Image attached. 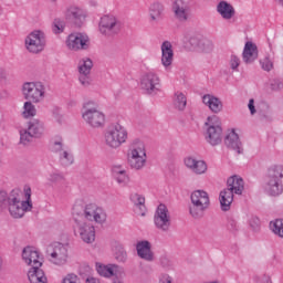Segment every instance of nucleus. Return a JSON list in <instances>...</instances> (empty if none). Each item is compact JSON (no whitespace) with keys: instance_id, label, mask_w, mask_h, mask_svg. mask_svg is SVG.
Masks as SVG:
<instances>
[{"instance_id":"nucleus-20","label":"nucleus","mask_w":283,"mask_h":283,"mask_svg":"<svg viewBox=\"0 0 283 283\" xmlns=\"http://www.w3.org/2000/svg\"><path fill=\"white\" fill-rule=\"evenodd\" d=\"M185 165L192 174L197 176H202V174H207V163L205 160L196 159L193 157H187L185 159Z\"/></svg>"},{"instance_id":"nucleus-28","label":"nucleus","mask_w":283,"mask_h":283,"mask_svg":"<svg viewBox=\"0 0 283 283\" xmlns=\"http://www.w3.org/2000/svg\"><path fill=\"white\" fill-rule=\"evenodd\" d=\"M228 189L237 196H242L244 191V180L238 176H232L228 179Z\"/></svg>"},{"instance_id":"nucleus-3","label":"nucleus","mask_w":283,"mask_h":283,"mask_svg":"<svg viewBox=\"0 0 283 283\" xmlns=\"http://www.w3.org/2000/svg\"><path fill=\"white\" fill-rule=\"evenodd\" d=\"M82 118L84 123L90 127H93V129H98L105 126V113L98 109L97 104L94 101H87L84 104Z\"/></svg>"},{"instance_id":"nucleus-4","label":"nucleus","mask_w":283,"mask_h":283,"mask_svg":"<svg viewBox=\"0 0 283 283\" xmlns=\"http://www.w3.org/2000/svg\"><path fill=\"white\" fill-rule=\"evenodd\" d=\"M127 160L132 169L140 170L147 164V150L140 140H134L128 149Z\"/></svg>"},{"instance_id":"nucleus-45","label":"nucleus","mask_w":283,"mask_h":283,"mask_svg":"<svg viewBox=\"0 0 283 283\" xmlns=\"http://www.w3.org/2000/svg\"><path fill=\"white\" fill-rule=\"evenodd\" d=\"M62 283H81V279H78V275L70 273L62 279Z\"/></svg>"},{"instance_id":"nucleus-58","label":"nucleus","mask_w":283,"mask_h":283,"mask_svg":"<svg viewBox=\"0 0 283 283\" xmlns=\"http://www.w3.org/2000/svg\"><path fill=\"white\" fill-rule=\"evenodd\" d=\"M0 14H1V9H0Z\"/></svg>"},{"instance_id":"nucleus-12","label":"nucleus","mask_w":283,"mask_h":283,"mask_svg":"<svg viewBox=\"0 0 283 283\" xmlns=\"http://www.w3.org/2000/svg\"><path fill=\"white\" fill-rule=\"evenodd\" d=\"M154 224L156 229L164 233H167V231L171 229V214L169 213L167 206L163 203L158 206L154 216Z\"/></svg>"},{"instance_id":"nucleus-15","label":"nucleus","mask_w":283,"mask_h":283,"mask_svg":"<svg viewBox=\"0 0 283 283\" xmlns=\"http://www.w3.org/2000/svg\"><path fill=\"white\" fill-rule=\"evenodd\" d=\"M22 261L27 266L36 269V266H43V256L32 247H27L22 251Z\"/></svg>"},{"instance_id":"nucleus-35","label":"nucleus","mask_w":283,"mask_h":283,"mask_svg":"<svg viewBox=\"0 0 283 283\" xmlns=\"http://www.w3.org/2000/svg\"><path fill=\"white\" fill-rule=\"evenodd\" d=\"M28 130L34 138H36V136H41V134H43V123L39 119H33L29 123Z\"/></svg>"},{"instance_id":"nucleus-40","label":"nucleus","mask_w":283,"mask_h":283,"mask_svg":"<svg viewBox=\"0 0 283 283\" xmlns=\"http://www.w3.org/2000/svg\"><path fill=\"white\" fill-rule=\"evenodd\" d=\"M65 180V177H63V174L61 172H51L48 177V182L50 185H61Z\"/></svg>"},{"instance_id":"nucleus-26","label":"nucleus","mask_w":283,"mask_h":283,"mask_svg":"<svg viewBox=\"0 0 283 283\" xmlns=\"http://www.w3.org/2000/svg\"><path fill=\"white\" fill-rule=\"evenodd\" d=\"M242 56L244 63H253L258 59V46L253 42H247Z\"/></svg>"},{"instance_id":"nucleus-6","label":"nucleus","mask_w":283,"mask_h":283,"mask_svg":"<svg viewBox=\"0 0 283 283\" xmlns=\"http://www.w3.org/2000/svg\"><path fill=\"white\" fill-rule=\"evenodd\" d=\"M22 94L25 101H30L31 103L38 104L43 103V101H45L48 92L45 90V84H43V82L32 81L23 83Z\"/></svg>"},{"instance_id":"nucleus-49","label":"nucleus","mask_w":283,"mask_h":283,"mask_svg":"<svg viewBox=\"0 0 283 283\" xmlns=\"http://www.w3.org/2000/svg\"><path fill=\"white\" fill-rule=\"evenodd\" d=\"M159 283H174V279L169 274H161Z\"/></svg>"},{"instance_id":"nucleus-16","label":"nucleus","mask_w":283,"mask_h":283,"mask_svg":"<svg viewBox=\"0 0 283 283\" xmlns=\"http://www.w3.org/2000/svg\"><path fill=\"white\" fill-rule=\"evenodd\" d=\"M140 87L146 94H156L160 90V77L156 73H146L142 77Z\"/></svg>"},{"instance_id":"nucleus-10","label":"nucleus","mask_w":283,"mask_h":283,"mask_svg":"<svg viewBox=\"0 0 283 283\" xmlns=\"http://www.w3.org/2000/svg\"><path fill=\"white\" fill-rule=\"evenodd\" d=\"M24 48L30 54H41L45 50V33L41 30H34L24 39Z\"/></svg>"},{"instance_id":"nucleus-1","label":"nucleus","mask_w":283,"mask_h":283,"mask_svg":"<svg viewBox=\"0 0 283 283\" xmlns=\"http://www.w3.org/2000/svg\"><path fill=\"white\" fill-rule=\"evenodd\" d=\"M32 211V188L25 186L23 191L14 189L9 196V212L12 218H23Z\"/></svg>"},{"instance_id":"nucleus-2","label":"nucleus","mask_w":283,"mask_h":283,"mask_svg":"<svg viewBox=\"0 0 283 283\" xmlns=\"http://www.w3.org/2000/svg\"><path fill=\"white\" fill-rule=\"evenodd\" d=\"M129 133L120 123L111 125L104 134V143L108 149H118L127 143Z\"/></svg>"},{"instance_id":"nucleus-33","label":"nucleus","mask_w":283,"mask_h":283,"mask_svg":"<svg viewBox=\"0 0 283 283\" xmlns=\"http://www.w3.org/2000/svg\"><path fill=\"white\" fill-rule=\"evenodd\" d=\"M92 67H94V62L90 57H83L77 65V70L82 76H90Z\"/></svg>"},{"instance_id":"nucleus-22","label":"nucleus","mask_w":283,"mask_h":283,"mask_svg":"<svg viewBox=\"0 0 283 283\" xmlns=\"http://www.w3.org/2000/svg\"><path fill=\"white\" fill-rule=\"evenodd\" d=\"M137 254L142 258V260H146V262H153L154 252H151V243L148 241H140L136 245Z\"/></svg>"},{"instance_id":"nucleus-24","label":"nucleus","mask_w":283,"mask_h":283,"mask_svg":"<svg viewBox=\"0 0 283 283\" xmlns=\"http://www.w3.org/2000/svg\"><path fill=\"white\" fill-rule=\"evenodd\" d=\"M112 177L118 185H127L129 182V176H127V170L120 165H115L111 169Z\"/></svg>"},{"instance_id":"nucleus-56","label":"nucleus","mask_w":283,"mask_h":283,"mask_svg":"<svg viewBox=\"0 0 283 283\" xmlns=\"http://www.w3.org/2000/svg\"><path fill=\"white\" fill-rule=\"evenodd\" d=\"M50 1H52V3L56 2V0H50Z\"/></svg>"},{"instance_id":"nucleus-55","label":"nucleus","mask_w":283,"mask_h":283,"mask_svg":"<svg viewBox=\"0 0 283 283\" xmlns=\"http://www.w3.org/2000/svg\"><path fill=\"white\" fill-rule=\"evenodd\" d=\"M279 6H283V0H275Z\"/></svg>"},{"instance_id":"nucleus-39","label":"nucleus","mask_w":283,"mask_h":283,"mask_svg":"<svg viewBox=\"0 0 283 283\" xmlns=\"http://www.w3.org/2000/svg\"><path fill=\"white\" fill-rule=\"evenodd\" d=\"M268 178L274 180H282L283 178V166H273L268 170Z\"/></svg>"},{"instance_id":"nucleus-30","label":"nucleus","mask_w":283,"mask_h":283,"mask_svg":"<svg viewBox=\"0 0 283 283\" xmlns=\"http://www.w3.org/2000/svg\"><path fill=\"white\" fill-rule=\"evenodd\" d=\"M222 211H229L231 203L233 202V192L228 188L223 189L219 196Z\"/></svg>"},{"instance_id":"nucleus-50","label":"nucleus","mask_w":283,"mask_h":283,"mask_svg":"<svg viewBox=\"0 0 283 283\" xmlns=\"http://www.w3.org/2000/svg\"><path fill=\"white\" fill-rule=\"evenodd\" d=\"M80 83L82 85H84V87H87V85H90V78L87 77V75H81L80 76Z\"/></svg>"},{"instance_id":"nucleus-27","label":"nucleus","mask_w":283,"mask_h":283,"mask_svg":"<svg viewBox=\"0 0 283 283\" xmlns=\"http://www.w3.org/2000/svg\"><path fill=\"white\" fill-rule=\"evenodd\" d=\"M265 190L270 193V196H281L283 192L282 180L272 179L270 177L266 178Z\"/></svg>"},{"instance_id":"nucleus-44","label":"nucleus","mask_w":283,"mask_h":283,"mask_svg":"<svg viewBox=\"0 0 283 283\" xmlns=\"http://www.w3.org/2000/svg\"><path fill=\"white\" fill-rule=\"evenodd\" d=\"M130 200L137 207H144L145 206V197H143V195L134 193V195H132Z\"/></svg>"},{"instance_id":"nucleus-48","label":"nucleus","mask_w":283,"mask_h":283,"mask_svg":"<svg viewBox=\"0 0 283 283\" xmlns=\"http://www.w3.org/2000/svg\"><path fill=\"white\" fill-rule=\"evenodd\" d=\"M229 63H230L231 70H238V67H240V57L232 54L230 56V62Z\"/></svg>"},{"instance_id":"nucleus-54","label":"nucleus","mask_w":283,"mask_h":283,"mask_svg":"<svg viewBox=\"0 0 283 283\" xmlns=\"http://www.w3.org/2000/svg\"><path fill=\"white\" fill-rule=\"evenodd\" d=\"M113 283H123V280H120V279H114V280H113Z\"/></svg>"},{"instance_id":"nucleus-29","label":"nucleus","mask_w":283,"mask_h":283,"mask_svg":"<svg viewBox=\"0 0 283 283\" xmlns=\"http://www.w3.org/2000/svg\"><path fill=\"white\" fill-rule=\"evenodd\" d=\"M227 145H229V147H232V149H235L238 151V154H242V144L240 143V136H238V133L235 132V129H231L228 135H227V139H226Z\"/></svg>"},{"instance_id":"nucleus-43","label":"nucleus","mask_w":283,"mask_h":283,"mask_svg":"<svg viewBox=\"0 0 283 283\" xmlns=\"http://www.w3.org/2000/svg\"><path fill=\"white\" fill-rule=\"evenodd\" d=\"M65 30V22L61 19H55L53 22L54 34H61Z\"/></svg>"},{"instance_id":"nucleus-9","label":"nucleus","mask_w":283,"mask_h":283,"mask_svg":"<svg viewBox=\"0 0 283 283\" xmlns=\"http://www.w3.org/2000/svg\"><path fill=\"white\" fill-rule=\"evenodd\" d=\"M65 45L71 52H81L92 48V40L87 33L74 32L67 35Z\"/></svg>"},{"instance_id":"nucleus-14","label":"nucleus","mask_w":283,"mask_h":283,"mask_svg":"<svg viewBox=\"0 0 283 283\" xmlns=\"http://www.w3.org/2000/svg\"><path fill=\"white\" fill-rule=\"evenodd\" d=\"M52 151L59 155L60 163L64 165V167H70V165H74V155L65 147H63V139L56 138L52 144Z\"/></svg>"},{"instance_id":"nucleus-41","label":"nucleus","mask_w":283,"mask_h":283,"mask_svg":"<svg viewBox=\"0 0 283 283\" xmlns=\"http://www.w3.org/2000/svg\"><path fill=\"white\" fill-rule=\"evenodd\" d=\"M114 253L118 262H125V260H127V252L125 251V248H123V245H116L114 248Z\"/></svg>"},{"instance_id":"nucleus-13","label":"nucleus","mask_w":283,"mask_h":283,"mask_svg":"<svg viewBox=\"0 0 283 283\" xmlns=\"http://www.w3.org/2000/svg\"><path fill=\"white\" fill-rule=\"evenodd\" d=\"M84 218L91 222L103 224L107 220V212L96 203H88L84 207Z\"/></svg>"},{"instance_id":"nucleus-57","label":"nucleus","mask_w":283,"mask_h":283,"mask_svg":"<svg viewBox=\"0 0 283 283\" xmlns=\"http://www.w3.org/2000/svg\"><path fill=\"white\" fill-rule=\"evenodd\" d=\"M0 270H1V261H0Z\"/></svg>"},{"instance_id":"nucleus-25","label":"nucleus","mask_w":283,"mask_h":283,"mask_svg":"<svg viewBox=\"0 0 283 283\" xmlns=\"http://www.w3.org/2000/svg\"><path fill=\"white\" fill-rule=\"evenodd\" d=\"M28 279L31 283H48V276L41 266L30 268Z\"/></svg>"},{"instance_id":"nucleus-53","label":"nucleus","mask_w":283,"mask_h":283,"mask_svg":"<svg viewBox=\"0 0 283 283\" xmlns=\"http://www.w3.org/2000/svg\"><path fill=\"white\" fill-rule=\"evenodd\" d=\"M3 202H6V193L0 192V207H3Z\"/></svg>"},{"instance_id":"nucleus-19","label":"nucleus","mask_w":283,"mask_h":283,"mask_svg":"<svg viewBox=\"0 0 283 283\" xmlns=\"http://www.w3.org/2000/svg\"><path fill=\"white\" fill-rule=\"evenodd\" d=\"M172 12L178 21H187L189 19V4L184 0H175Z\"/></svg>"},{"instance_id":"nucleus-5","label":"nucleus","mask_w":283,"mask_h":283,"mask_svg":"<svg viewBox=\"0 0 283 283\" xmlns=\"http://www.w3.org/2000/svg\"><path fill=\"white\" fill-rule=\"evenodd\" d=\"M190 202L189 213L192 218H202L206 209L211 205L209 193L205 190H195L190 195Z\"/></svg>"},{"instance_id":"nucleus-7","label":"nucleus","mask_w":283,"mask_h":283,"mask_svg":"<svg viewBox=\"0 0 283 283\" xmlns=\"http://www.w3.org/2000/svg\"><path fill=\"white\" fill-rule=\"evenodd\" d=\"M206 140L216 146L222 143V120L217 115L209 116L205 123Z\"/></svg>"},{"instance_id":"nucleus-17","label":"nucleus","mask_w":283,"mask_h":283,"mask_svg":"<svg viewBox=\"0 0 283 283\" xmlns=\"http://www.w3.org/2000/svg\"><path fill=\"white\" fill-rule=\"evenodd\" d=\"M51 262L57 266H63L67 262V247L62 243H56L53 247V251L50 253Z\"/></svg>"},{"instance_id":"nucleus-8","label":"nucleus","mask_w":283,"mask_h":283,"mask_svg":"<svg viewBox=\"0 0 283 283\" xmlns=\"http://www.w3.org/2000/svg\"><path fill=\"white\" fill-rule=\"evenodd\" d=\"M98 32L102 36H116L120 32V21L114 14H104L99 18Z\"/></svg>"},{"instance_id":"nucleus-23","label":"nucleus","mask_w":283,"mask_h":283,"mask_svg":"<svg viewBox=\"0 0 283 283\" xmlns=\"http://www.w3.org/2000/svg\"><path fill=\"white\" fill-rule=\"evenodd\" d=\"M217 12L222 17V19H226V21L231 20L235 17V8L227 1H220L217 6Z\"/></svg>"},{"instance_id":"nucleus-37","label":"nucleus","mask_w":283,"mask_h":283,"mask_svg":"<svg viewBox=\"0 0 283 283\" xmlns=\"http://www.w3.org/2000/svg\"><path fill=\"white\" fill-rule=\"evenodd\" d=\"M270 229L279 238H283V219H275L270 222Z\"/></svg>"},{"instance_id":"nucleus-31","label":"nucleus","mask_w":283,"mask_h":283,"mask_svg":"<svg viewBox=\"0 0 283 283\" xmlns=\"http://www.w3.org/2000/svg\"><path fill=\"white\" fill-rule=\"evenodd\" d=\"M66 17H72L74 21L83 23L87 19V12L78 7H70L66 11Z\"/></svg>"},{"instance_id":"nucleus-52","label":"nucleus","mask_w":283,"mask_h":283,"mask_svg":"<svg viewBox=\"0 0 283 283\" xmlns=\"http://www.w3.org/2000/svg\"><path fill=\"white\" fill-rule=\"evenodd\" d=\"M258 283H273V282H271V277L269 276H261L259 277Z\"/></svg>"},{"instance_id":"nucleus-34","label":"nucleus","mask_w":283,"mask_h":283,"mask_svg":"<svg viewBox=\"0 0 283 283\" xmlns=\"http://www.w3.org/2000/svg\"><path fill=\"white\" fill-rule=\"evenodd\" d=\"M163 4L156 2L153 3L149 8V21L150 23H156V21H160V17H163Z\"/></svg>"},{"instance_id":"nucleus-51","label":"nucleus","mask_w":283,"mask_h":283,"mask_svg":"<svg viewBox=\"0 0 283 283\" xmlns=\"http://www.w3.org/2000/svg\"><path fill=\"white\" fill-rule=\"evenodd\" d=\"M248 107H249L251 114H255V101L250 99L249 104H248Z\"/></svg>"},{"instance_id":"nucleus-36","label":"nucleus","mask_w":283,"mask_h":283,"mask_svg":"<svg viewBox=\"0 0 283 283\" xmlns=\"http://www.w3.org/2000/svg\"><path fill=\"white\" fill-rule=\"evenodd\" d=\"M34 102L28 101L23 104V118H34L36 116V106L33 104Z\"/></svg>"},{"instance_id":"nucleus-42","label":"nucleus","mask_w":283,"mask_h":283,"mask_svg":"<svg viewBox=\"0 0 283 283\" xmlns=\"http://www.w3.org/2000/svg\"><path fill=\"white\" fill-rule=\"evenodd\" d=\"M32 134L29 130L22 129L20 130V143L21 145H29V143H32Z\"/></svg>"},{"instance_id":"nucleus-18","label":"nucleus","mask_w":283,"mask_h":283,"mask_svg":"<svg viewBox=\"0 0 283 283\" xmlns=\"http://www.w3.org/2000/svg\"><path fill=\"white\" fill-rule=\"evenodd\" d=\"M174 64V45L169 41H165L161 44V65L165 70H171Z\"/></svg>"},{"instance_id":"nucleus-21","label":"nucleus","mask_w":283,"mask_h":283,"mask_svg":"<svg viewBox=\"0 0 283 283\" xmlns=\"http://www.w3.org/2000/svg\"><path fill=\"white\" fill-rule=\"evenodd\" d=\"M202 103L203 105H206V107H209V109L212 111L213 114H220V112H222V101H220V98L216 97L214 95H203Z\"/></svg>"},{"instance_id":"nucleus-11","label":"nucleus","mask_w":283,"mask_h":283,"mask_svg":"<svg viewBox=\"0 0 283 283\" xmlns=\"http://www.w3.org/2000/svg\"><path fill=\"white\" fill-rule=\"evenodd\" d=\"M75 235H77L85 244H92L96 240V228L87 221L76 220Z\"/></svg>"},{"instance_id":"nucleus-38","label":"nucleus","mask_w":283,"mask_h":283,"mask_svg":"<svg viewBox=\"0 0 283 283\" xmlns=\"http://www.w3.org/2000/svg\"><path fill=\"white\" fill-rule=\"evenodd\" d=\"M174 105L177 109L182 111L187 107V97L185 94L177 92L174 98Z\"/></svg>"},{"instance_id":"nucleus-46","label":"nucleus","mask_w":283,"mask_h":283,"mask_svg":"<svg viewBox=\"0 0 283 283\" xmlns=\"http://www.w3.org/2000/svg\"><path fill=\"white\" fill-rule=\"evenodd\" d=\"M261 65L262 70H264L265 72H271V70H273V62L269 57H264L263 60H261Z\"/></svg>"},{"instance_id":"nucleus-47","label":"nucleus","mask_w":283,"mask_h":283,"mask_svg":"<svg viewBox=\"0 0 283 283\" xmlns=\"http://www.w3.org/2000/svg\"><path fill=\"white\" fill-rule=\"evenodd\" d=\"M52 118L55 125H63L65 123V118H63V115H61L59 111L52 113Z\"/></svg>"},{"instance_id":"nucleus-32","label":"nucleus","mask_w":283,"mask_h":283,"mask_svg":"<svg viewBox=\"0 0 283 283\" xmlns=\"http://www.w3.org/2000/svg\"><path fill=\"white\" fill-rule=\"evenodd\" d=\"M96 270H97V273L103 277H112L116 275V273H118L117 265H104V264L97 263Z\"/></svg>"}]
</instances>
